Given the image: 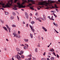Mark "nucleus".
I'll return each instance as SVG.
<instances>
[{
	"label": "nucleus",
	"mask_w": 60,
	"mask_h": 60,
	"mask_svg": "<svg viewBox=\"0 0 60 60\" xmlns=\"http://www.w3.org/2000/svg\"><path fill=\"white\" fill-rule=\"evenodd\" d=\"M15 37L17 38H19L20 37V36L19 34L16 35Z\"/></svg>",
	"instance_id": "obj_7"
},
{
	"label": "nucleus",
	"mask_w": 60,
	"mask_h": 60,
	"mask_svg": "<svg viewBox=\"0 0 60 60\" xmlns=\"http://www.w3.org/2000/svg\"><path fill=\"white\" fill-rule=\"evenodd\" d=\"M17 4L18 5V6H19V7H19L18 8H24L26 7V6H24L23 5L21 7V6L20 5V4L19 3H17Z\"/></svg>",
	"instance_id": "obj_3"
},
{
	"label": "nucleus",
	"mask_w": 60,
	"mask_h": 60,
	"mask_svg": "<svg viewBox=\"0 0 60 60\" xmlns=\"http://www.w3.org/2000/svg\"><path fill=\"white\" fill-rule=\"evenodd\" d=\"M50 1H52V2H53V1H52V0H48V3H47L46 1L45 2H39V5H45V6H47L49 4V3L50 2Z\"/></svg>",
	"instance_id": "obj_1"
},
{
	"label": "nucleus",
	"mask_w": 60,
	"mask_h": 60,
	"mask_svg": "<svg viewBox=\"0 0 60 60\" xmlns=\"http://www.w3.org/2000/svg\"><path fill=\"white\" fill-rule=\"evenodd\" d=\"M39 19H39L37 18L36 20H38L39 21Z\"/></svg>",
	"instance_id": "obj_59"
},
{
	"label": "nucleus",
	"mask_w": 60,
	"mask_h": 60,
	"mask_svg": "<svg viewBox=\"0 0 60 60\" xmlns=\"http://www.w3.org/2000/svg\"><path fill=\"white\" fill-rule=\"evenodd\" d=\"M43 60H46V59L43 58Z\"/></svg>",
	"instance_id": "obj_58"
},
{
	"label": "nucleus",
	"mask_w": 60,
	"mask_h": 60,
	"mask_svg": "<svg viewBox=\"0 0 60 60\" xmlns=\"http://www.w3.org/2000/svg\"><path fill=\"white\" fill-rule=\"evenodd\" d=\"M54 26H57L58 25L56 24H55V25H54Z\"/></svg>",
	"instance_id": "obj_45"
},
{
	"label": "nucleus",
	"mask_w": 60,
	"mask_h": 60,
	"mask_svg": "<svg viewBox=\"0 0 60 60\" xmlns=\"http://www.w3.org/2000/svg\"><path fill=\"white\" fill-rule=\"evenodd\" d=\"M2 24H4V21H2Z\"/></svg>",
	"instance_id": "obj_52"
},
{
	"label": "nucleus",
	"mask_w": 60,
	"mask_h": 60,
	"mask_svg": "<svg viewBox=\"0 0 60 60\" xmlns=\"http://www.w3.org/2000/svg\"><path fill=\"white\" fill-rule=\"evenodd\" d=\"M45 54H46V52H44L43 54V56H45Z\"/></svg>",
	"instance_id": "obj_41"
},
{
	"label": "nucleus",
	"mask_w": 60,
	"mask_h": 60,
	"mask_svg": "<svg viewBox=\"0 0 60 60\" xmlns=\"http://www.w3.org/2000/svg\"><path fill=\"white\" fill-rule=\"evenodd\" d=\"M23 48L24 49H27V47L26 46H24L23 47Z\"/></svg>",
	"instance_id": "obj_16"
},
{
	"label": "nucleus",
	"mask_w": 60,
	"mask_h": 60,
	"mask_svg": "<svg viewBox=\"0 0 60 60\" xmlns=\"http://www.w3.org/2000/svg\"><path fill=\"white\" fill-rule=\"evenodd\" d=\"M43 18H44V19L45 20H46V16L45 15H43Z\"/></svg>",
	"instance_id": "obj_14"
},
{
	"label": "nucleus",
	"mask_w": 60,
	"mask_h": 60,
	"mask_svg": "<svg viewBox=\"0 0 60 60\" xmlns=\"http://www.w3.org/2000/svg\"><path fill=\"white\" fill-rule=\"evenodd\" d=\"M28 24H27L26 25V27H28Z\"/></svg>",
	"instance_id": "obj_44"
},
{
	"label": "nucleus",
	"mask_w": 60,
	"mask_h": 60,
	"mask_svg": "<svg viewBox=\"0 0 60 60\" xmlns=\"http://www.w3.org/2000/svg\"><path fill=\"white\" fill-rule=\"evenodd\" d=\"M25 14L26 19H28V18H29V16L28 15V13H27L26 12H25Z\"/></svg>",
	"instance_id": "obj_5"
},
{
	"label": "nucleus",
	"mask_w": 60,
	"mask_h": 60,
	"mask_svg": "<svg viewBox=\"0 0 60 60\" xmlns=\"http://www.w3.org/2000/svg\"><path fill=\"white\" fill-rule=\"evenodd\" d=\"M49 8L48 7H47L46 8H45V9H48Z\"/></svg>",
	"instance_id": "obj_56"
},
{
	"label": "nucleus",
	"mask_w": 60,
	"mask_h": 60,
	"mask_svg": "<svg viewBox=\"0 0 60 60\" xmlns=\"http://www.w3.org/2000/svg\"><path fill=\"white\" fill-rule=\"evenodd\" d=\"M51 60H54V57H52L50 59Z\"/></svg>",
	"instance_id": "obj_23"
},
{
	"label": "nucleus",
	"mask_w": 60,
	"mask_h": 60,
	"mask_svg": "<svg viewBox=\"0 0 60 60\" xmlns=\"http://www.w3.org/2000/svg\"><path fill=\"white\" fill-rule=\"evenodd\" d=\"M30 35L31 38H33V35L32 34H30Z\"/></svg>",
	"instance_id": "obj_11"
},
{
	"label": "nucleus",
	"mask_w": 60,
	"mask_h": 60,
	"mask_svg": "<svg viewBox=\"0 0 60 60\" xmlns=\"http://www.w3.org/2000/svg\"><path fill=\"white\" fill-rule=\"evenodd\" d=\"M42 29H43L44 30H45V32H46L47 31V30L46 29V28H45L44 27L42 26Z\"/></svg>",
	"instance_id": "obj_10"
},
{
	"label": "nucleus",
	"mask_w": 60,
	"mask_h": 60,
	"mask_svg": "<svg viewBox=\"0 0 60 60\" xmlns=\"http://www.w3.org/2000/svg\"><path fill=\"white\" fill-rule=\"evenodd\" d=\"M38 39L39 40H41V38H40V36L39 35L38 37Z\"/></svg>",
	"instance_id": "obj_24"
},
{
	"label": "nucleus",
	"mask_w": 60,
	"mask_h": 60,
	"mask_svg": "<svg viewBox=\"0 0 60 60\" xmlns=\"http://www.w3.org/2000/svg\"><path fill=\"white\" fill-rule=\"evenodd\" d=\"M11 4L9 3H7V4H6L5 6L4 5H5V4L4 3L2 4V7L4 8H6V7H10V6H11V5H12V3H13L12 1H11Z\"/></svg>",
	"instance_id": "obj_2"
},
{
	"label": "nucleus",
	"mask_w": 60,
	"mask_h": 60,
	"mask_svg": "<svg viewBox=\"0 0 60 60\" xmlns=\"http://www.w3.org/2000/svg\"><path fill=\"white\" fill-rule=\"evenodd\" d=\"M14 19V17H13L11 16L10 17L11 19L12 20V19Z\"/></svg>",
	"instance_id": "obj_26"
},
{
	"label": "nucleus",
	"mask_w": 60,
	"mask_h": 60,
	"mask_svg": "<svg viewBox=\"0 0 60 60\" xmlns=\"http://www.w3.org/2000/svg\"><path fill=\"white\" fill-rule=\"evenodd\" d=\"M30 16H33V15L32 14L30 13Z\"/></svg>",
	"instance_id": "obj_42"
},
{
	"label": "nucleus",
	"mask_w": 60,
	"mask_h": 60,
	"mask_svg": "<svg viewBox=\"0 0 60 60\" xmlns=\"http://www.w3.org/2000/svg\"><path fill=\"white\" fill-rule=\"evenodd\" d=\"M50 52H49L48 53V55H51V54H50Z\"/></svg>",
	"instance_id": "obj_40"
},
{
	"label": "nucleus",
	"mask_w": 60,
	"mask_h": 60,
	"mask_svg": "<svg viewBox=\"0 0 60 60\" xmlns=\"http://www.w3.org/2000/svg\"><path fill=\"white\" fill-rule=\"evenodd\" d=\"M16 50L17 51H20V49L19 48H16Z\"/></svg>",
	"instance_id": "obj_15"
},
{
	"label": "nucleus",
	"mask_w": 60,
	"mask_h": 60,
	"mask_svg": "<svg viewBox=\"0 0 60 60\" xmlns=\"http://www.w3.org/2000/svg\"><path fill=\"white\" fill-rule=\"evenodd\" d=\"M15 0V3H16L17 2V1H18V0Z\"/></svg>",
	"instance_id": "obj_38"
},
{
	"label": "nucleus",
	"mask_w": 60,
	"mask_h": 60,
	"mask_svg": "<svg viewBox=\"0 0 60 60\" xmlns=\"http://www.w3.org/2000/svg\"><path fill=\"white\" fill-rule=\"evenodd\" d=\"M33 59V60H36V58H35L32 57Z\"/></svg>",
	"instance_id": "obj_36"
},
{
	"label": "nucleus",
	"mask_w": 60,
	"mask_h": 60,
	"mask_svg": "<svg viewBox=\"0 0 60 60\" xmlns=\"http://www.w3.org/2000/svg\"><path fill=\"white\" fill-rule=\"evenodd\" d=\"M38 21H39V22H41V20L40 19Z\"/></svg>",
	"instance_id": "obj_62"
},
{
	"label": "nucleus",
	"mask_w": 60,
	"mask_h": 60,
	"mask_svg": "<svg viewBox=\"0 0 60 60\" xmlns=\"http://www.w3.org/2000/svg\"><path fill=\"white\" fill-rule=\"evenodd\" d=\"M24 56L23 55H21V58H24Z\"/></svg>",
	"instance_id": "obj_27"
},
{
	"label": "nucleus",
	"mask_w": 60,
	"mask_h": 60,
	"mask_svg": "<svg viewBox=\"0 0 60 60\" xmlns=\"http://www.w3.org/2000/svg\"><path fill=\"white\" fill-rule=\"evenodd\" d=\"M3 28L4 29V30L5 31H7V32H8V30H7V29L6 28V27H3Z\"/></svg>",
	"instance_id": "obj_9"
},
{
	"label": "nucleus",
	"mask_w": 60,
	"mask_h": 60,
	"mask_svg": "<svg viewBox=\"0 0 60 60\" xmlns=\"http://www.w3.org/2000/svg\"><path fill=\"white\" fill-rule=\"evenodd\" d=\"M28 1L29 2H30H30H34L32 3L33 4H35V3H34L35 1L33 0H28Z\"/></svg>",
	"instance_id": "obj_6"
},
{
	"label": "nucleus",
	"mask_w": 60,
	"mask_h": 60,
	"mask_svg": "<svg viewBox=\"0 0 60 60\" xmlns=\"http://www.w3.org/2000/svg\"><path fill=\"white\" fill-rule=\"evenodd\" d=\"M55 7H53V6H52V7H50L49 8H50L51 9H52V8H55Z\"/></svg>",
	"instance_id": "obj_31"
},
{
	"label": "nucleus",
	"mask_w": 60,
	"mask_h": 60,
	"mask_svg": "<svg viewBox=\"0 0 60 60\" xmlns=\"http://www.w3.org/2000/svg\"><path fill=\"white\" fill-rule=\"evenodd\" d=\"M20 45L21 46H25V45H24L23 44Z\"/></svg>",
	"instance_id": "obj_53"
},
{
	"label": "nucleus",
	"mask_w": 60,
	"mask_h": 60,
	"mask_svg": "<svg viewBox=\"0 0 60 60\" xmlns=\"http://www.w3.org/2000/svg\"><path fill=\"white\" fill-rule=\"evenodd\" d=\"M31 23L32 24V25L34 24L35 22L34 21H32L31 22Z\"/></svg>",
	"instance_id": "obj_20"
},
{
	"label": "nucleus",
	"mask_w": 60,
	"mask_h": 60,
	"mask_svg": "<svg viewBox=\"0 0 60 60\" xmlns=\"http://www.w3.org/2000/svg\"><path fill=\"white\" fill-rule=\"evenodd\" d=\"M27 6H32V4H30L29 5H27Z\"/></svg>",
	"instance_id": "obj_18"
},
{
	"label": "nucleus",
	"mask_w": 60,
	"mask_h": 60,
	"mask_svg": "<svg viewBox=\"0 0 60 60\" xmlns=\"http://www.w3.org/2000/svg\"><path fill=\"white\" fill-rule=\"evenodd\" d=\"M29 7H30V8L31 9H32V10H34V8H34L33 6H29Z\"/></svg>",
	"instance_id": "obj_12"
},
{
	"label": "nucleus",
	"mask_w": 60,
	"mask_h": 60,
	"mask_svg": "<svg viewBox=\"0 0 60 60\" xmlns=\"http://www.w3.org/2000/svg\"><path fill=\"white\" fill-rule=\"evenodd\" d=\"M30 26L31 30H32V31H33V32H35V30H34V29H33V27H34L33 26H31V25H29Z\"/></svg>",
	"instance_id": "obj_4"
},
{
	"label": "nucleus",
	"mask_w": 60,
	"mask_h": 60,
	"mask_svg": "<svg viewBox=\"0 0 60 60\" xmlns=\"http://www.w3.org/2000/svg\"><path fill=\"white\" fill-rule=\"evenodd\" d=\"M41 19L43 20L44 21V18H41Z\"/></svg>",
	"instance_id": "obj_54"
},
{
	"label": "nucleus",
	"mask_w": 60,
	"mask_h": 60,
	"mask_svg": "<svg viewBox=\"0 0 60 60\" xmlns=\"http://www.w3.org/2000/svg\"><path fill=\"white\" fill-rule=\"evenodd\" d=\"M47 60H49V58H47Z\"/></svg>",
	"instance_id": "obj_61"
},
{
	"label": "nucleus",
	"mask_w": 60,
	"mask_h": 60,
	"mask_svg": "<svg viewBox=\"0 0 60 60\" xmlns=\"http://www.w3.org/2000/svg\"><path fill=\"white\" fill-rule=\"evenodd\" d=\"M57 56V57H58V58H59V56L58 55V54H56Z\"/></svg>",
	"instance_id": "obj_34"
},
{
	"label": "nucleus",
	"mask_w": 60,
	"mask_h": 60,
	"mask_svg": "<svg viewBox=\"0 0 60 60\" xmlns=\"http://www.w3.org/2000/svg\"><path fill=\"white\" fill-rule=\"evenodd\" d=\"M13 35H14V37H15V36H16V35L17 34H15V33L14 32L13 33Z\"/></svg>",
	"instance_id": "obj_17"
},
{
	"label": "nucleus",
	"mask_w": 60,
	"mask_h": 60,
	"mask_svg": "<svg viewBox=\"0 0 60 60\" xmlns=\"http://www.w3.org/2000/svg\"><path fill=\"white\" fill-rule=\"evenodd\" d=\"M6 15H9V13L8 12H7L5 13V14Z\"/></svg>",
	"instance_id": "obj_29"
},
{
	"label": "nucleus",
	"mask_w": 60,
	"mask_h": 60,
	"mask_svg": "<svg viewBox=\"0 0 60 60\" xmlns=\"http://www.w3.org/2000/svg\"><path fill=\"white\" fill-rule=\"evenodd\" d=\"M1 9H2V10H3V11H4V8H1Z\"/></svg>",
	"instance_id": "obj_39"
},
{
	"label": "nucleus",
	"mask_w": 60,
	"mask_h": 60,
	"mask_svg": "<svg viewBox=\"0 0 60 60\" xmlns=\"http://www.w3.org/2000/svg\"><path fill=\"white\" fill-rule=\"evenodd\" d=\"M37 46L38 47H40V44H38V45Z\"/></svg>",
	"instance_id": "obj_33"
},
{
	"label": "nucleus",
	"mask_w": 60,
	"mask_h": 60,
	"mask_svg": "<svg viewBox=\"0 0 60 60\" xmlns=\"http://www.w3.org/2000/svg\"><path fill=\"white\" fill-rule=\"evenodd\" d=\"M54 6L55 7V8H56V9H57L58 8V7L57 6H56V4H55L54 5Z\"/></svg>",
	"instance_id": "obj_21"
},
{
	"label": "nucleus",
	"mask_w": 60,
	"mask_h": 60,
	"mask_svg": "<svg viewBox=\"0 0 60 60\" xmlns=\"http://www.w3.org/2000/svg\"><path fill=\"white\" fill-rule=\"evenodd\" d=\"M24 41H25V42H27L28 41V39H24Z\"/></svg>",
	"instance_id": "obj_19"
},
{
	"label": "nucleus",
	"mask_w": 60,
	"mask_h": 60,
	"mask_svg": "<svg viewBox=\"0 0 60 60\" xmlns=\"http://www.w3.org/2000/svg\"><path fill=\"white\" fill-rule=\"evenodd\" d=\"M51 20H53V21L54 20V19L52 18V19H51Z\"/></svg>",
	"instance_id": "obj_55"
},
{
	"label": "nucleus",
	"mask_w": 60,
	"mask_h": 60,
	"mask_svg": "<svg viewBox=\"0 0 60 60\" xmlns=\"http://www.w3.org/2000/svg\"><path fill=\"white\" fill-rule=\"evenodd\" d=\"M48 18L50 20H51V18H50V17L49 16H48Z\"/></svg>",
	"instance_id": "obj_30"
},
{
	"label": "nucleus",
	"mask_w": 60,
	"mask_h": 60,
	"mask_svg": "<svg viewBox=\"0 0 60 60\" xmlns=\"http://www.w3.org/2000/svg\"><path fill=\"white\" fill-rule=\"evenodd\" d=\"M6 27H7V28L8 29V30L9 31V33H10L11 32V28H9V26H8Z\"/></svg>",
	"instance_id": "obj_8"
},
{
	"label": "nucleus",
	"mask_w": 60,
	"mask_h": 60,
	"mask_svg": "<svg viewBox=\"0 0 60 60\" xmlns=\"http://www.w3.org/2000/svg\"><path fill=\"white\" fill-rule=\"evenodd\" d=\"M17 18H18V20L19 21V17L18 16H17Z\"/></svg>",
	"instance_id": "obj_49"
},
{
	"label": "nucleus",
	"mask_w": 60,
	"mask_h": 60,
	"mask_svg": "<svg viewBox=\"0 0 60 60\" xmlns=\"http://www.w3.org/2000/svg\"><path fill=\"white\" fill-rule=\"evenodd\" d=\"M25 60H28V59H27V58H26V59H25Z\"/></svg>",
	"instance_id": "obj_64"
},
{
	"label": "nucleus",
	"mask_w": 60,
	"mask_h": 60,
	"mask_svg": "<svg viewBox=\"0 0 60 60\" xmlns=\"http://www.w3.org/2000/svg\"><path fill=\"white\" fill-rule=\"evenodd\" d=\"M23 24H25V22L24 21L23 22Z\"/></svg>",
	"instance_id": "obj_48"
},
{
	"label": "nucleus",
	"mask_w": 60,
	"mask_h": 60,
	"mask_svg": "<svg viewBox=\"0 0 60 60\" xmlns=\"http://www.w3.org/2000/svg\"><path fill=\"white\" fill-rule=\"evenodd\" d=\"M36 13L35 14V15L36 16H37L38 15V13Z\"/></svg>",
	"instance_id": "obj_50"
},
{
	"label": "nucleus",
	"mask_w": 60,
	"mask_h": 60,
	"mask_svg": "<svg viewBox=\"0 0 60 60\" xmlns=\"http://www.w3.org/2000/svg\"><path fill=\"white\" fill-rule=\"evenodd\" d=\"M15 42H17V40H16V39H15Z\"/></svg>",
	"instance_id": "obj_43"
},
{
	"label": "nucleus",
	"mask_w": 60,
	"mask_h": 60,
	"mask_svg": "<svg viewBox=\"0 0 60 60\" xmlns=\"http://www.w3.org/2000/svg\"><path fill=\"white\" fill-rule=\"evenodd\" d=\"M37 49L38 48H36L35 50V51L36 52H38V50H37Z\"/></svg>",
	"instance_id": "obj_28"
},
{
	"label": "nucleus",
	"mask_w": 60,
	"mask_h": 60,
	"mask_svg": "<svg viewBox=\"0 0 60 60\" xmlns=\"http://www.w3.org/2000/svg\"><path fill=\"white\" fill-rule=\"evenodd\" d=\"M17 53L18 54H19V55H22V54H21L20 53H19V52H18Z\"/></svg>",
	"instance_id": "obj_37"
},
{
	"label": "nucleus",
	"mask_w": 60,
	"mask_h": 60,
	"mask_svg": "<svg viewBox=\"0 0 60 60\" xmlns=\"http://www.w3.org/2000/svg\"><path fill=\"white\" fill-rule=\"evenodd\" d=\"M27 1H24V2H23L22 3V4H25V3H26V2H27Z\"/></svg>",
	"instance_id": "obj_25"
},
{
	"label": "nucleus",
	"mask_w": 60,
	"mask_h": 60,
	"mask_svg": "<svg viewBox=\"0 0 60 60\" xmlns=\"http://www.w3.org/2000/svg\"><path fill=\"white\" fill-rule=\"evenodd\" d=\"M12 60H14V58H13L12 57Z\"/></svg>",
	"instance_id": "obj_63"
},
{
	"label": "nucleus",
	"mask_w": 60,
	"mask_h": 60,
	"mask_svg": "<svg viewBox=\"0 0 60 60\" xmlns=\"http://www.w3.org/2000/svg\"><path fill=\"white\" fill-rule=\"evenodd\" d=\"M28 60H31V58H28Z\"/></svg>",
	"instance_id": "obj_57"
},
{
	"label": "nucleus",
	"mask_w": 60,
	"mask_h": 60,
	"mask_svg": "<svg viewBox=\"0 0 60 60\" xmlns=\"http://www.w3.org/2000/svg\"><path fill=\"white\" fill-rule=\"evenodd\" d=\"M54 16H55V17L56 18V17H57V16L56 15H54Z\"/></svg>",
	"instance_id": "obj_47"
},
{
	"label": "nucleus",
	"mask_w": 60,
	"mask_h": 60,
	"mask_svg": "<svg viewBox=\"0 0 60 60\" xmlns=\"http://www.w3.org/2000/svg\"><path fill=\"white\" fill-rule=\"evenodd\" d=\"M11 26L13 27H16V25L15 24H13Z\"/></svg>",
	"instance_id": "obj_13"
},
{
	"label": "nucleus",
	"mask_w": 60,
	"mask_h": 60,
	"mask_svg": "<svg viewBox=\"0 0 60 60\" xmlns=\"http://www.w3.org/2000/svg\"><path fill=\"white\" fill-rule=\"evenodd\" d=\"M20 53L21 54H23V53H24V51H20Z\"/></svg>",
	"instance_id": "obj_22"
},
{
	"label": "nucleus",
	"mask_w": 60,
	"mask_h": 60,
	"mask_svg": "<svg viewBox=\"0 0 60 60\" xmlns=\"http://www.w3.org/2000/svg\"><path fill=\"white\" fill-rule=\"evenodd\" d=\"M6 41H9V40H8V39H6Z\"/></svg>",
	"instance_id": "obj_60"
},
{
	"label": "nucleus",
	"mask_w": 60,
	"mask_h": 60,
	"mask_svg": "<svg viewBox=\"0 0 60 60\" xmlns=\"http://www.w3.org/2000/svg\"><path fill=\"white\" fill-rule=\"evenodd\" d=\"M13 14L14 16H15L16 15V14L15 12H13Z\"/></svg>",
	"instance_id": "obj_32"
},
{
	"label": "nucleus",
	"mask_w": 60,
	"mask_h": 60,
	"mask_svg": "<svg viewBox=\"0 0 60 60\" xmlns=\"http://www.w3.org/2000/svg\"><path fill=\"white\" fill-rule=\"evenodd\" d=\"M20 31H18V33L19 34H20Z\"/></svg>",
	"instance_id": "obj_46"
},
{
	"label": "nucleus",
	"mask_w": 60,
	"mask_h": 60,
	"mask_svg": "<svg viewBox=\"0 0 60 60\" xmlns=\"http://www.w3.org/2000/svg\"><path fill=\"white\" fill-rule=\"evenodd\" d=\"M55 9L56 10V11H57V12H58V11H59L58 10V9Z\"/></svg>",
	"instance_id": "obj_35"
},
{
	"label": "nucleus",
	"mask_w": 60,
	"mask_h": 60,
	"mask_svg": "<svg viewBox=\"0 0 60 60\" xmlns=\"http://www.w3.org/2000/svg\"><path fill=\"white\" fill-rule=\"evenodd\" d=\"M53 55H55L56 54L55 52H53Z\"/></svg>",
	"instance_id": "obj_51"
}]
</instances>
